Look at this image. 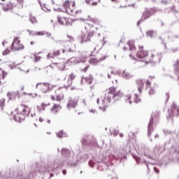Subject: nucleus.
I'll list each match as a JSON object with an SVG mask.
<instances>
[{
  "mask_svg": "<svg viewBox=\"0 0 179 179\" xmlns=\"http://www.w3.org/2000/svg\"><path fill=\"white\" fill-rule=\"evenodd\" d=\"M123 92L121 90L117 91V88L115 87H110L107 88L104 99H103L102 102H101L99 104V108L103 111L106 110L113 99L121 98L123 96Z\"/></svg>",
  "mask_w": 179,
  "mask_h": 179,
  "instance_id": "1",
  "label": "nucleus"
},
{
  "mask_svg": "<svg viewBox=\"0 0 179 179\" xmlns=\"http://www.w3.org/2000/svg\"><path fill=\"white\" fill-rule=\"evenodd\" d=\"M29 110V106L20 104L14 112H13V120L17 122H22L26 117V115L28 114Z\"/></svg>",
  "mask_w": 179,
  "mask_h": 179,
  "instance_id": "2",
  "label": "nucleus"
},
{
  "mask_svg": "<svg viewBox=\"0 0 179 179\" xmlns=\"http://www.w3.org/2000/svg\"><path fill=\"white\" fill-rule=\"evenodd\" d=\"M87 57H71L64 64V68L72 66L74 64H86Z\"/></svg>",
  "mask_w": 179,
  "mask_h": 179,
  "instance_id": "3",
  "label": "nucleus"
},
{
  "mask_svg": "<svg viewBox=\"0 0 179 179\" xmlns=\"http://www.w3.org/2000/svg\"><path fill=\"white\" fill-rule=\"evenodd\" d=\"M55 87H56V85H52L48 83H38L37 85H36V89L43 93L49 92Z\"/></svg>",
  "mask_w": 179,
  "mask_h": 179,
  "instance_id": "4",
  "label": "nucleus"
},
{
  "mask_svg": "<svg viewBox=\"0 0 179 179\" xmlns=\"http://www.w3.org/2000/svg\"><path fill=\"white\" fill-rule=\"evenodd\" d=\"M55 94H56V96L55 95L50 96V99H52V101L60 102L64 99V92L60 88L57 89L56 91H55Z\"/></svg>",
  "mask_w": 179,
  "mask_h": 179,
  "instance_id": "5",
  "label": "nucleus"
},
{
  "mask_svg": "<svg viewBox=\"0 0 179 179\" xmlns=\"http://www.w3.org/2000/svg\"><path fill=\"white\" fill-rule=\"evenodd\" d=\"M12 51H20V50H24V45L20 44V41L19 38H15L11 44Z\"/></svg>",
  "mask_w": 179,
  "mask_h": 179,
  "instance_id": "6",
  "label": "nucleus"
},
{
  "mask_svg": "<svg viewBox=\"0 0 179 179\" xmlns=\"http://www.w3.org/2000/svg\"><path fill=\"white\" fill-rule=\"evenodd\" d=\"M156 8H152L145 10L141 16V22H145L146 19H149L150 16L155 15V13H156Z\"/></svg>",
  "mask_w": 179,
  "mask_h": 179,
  "instance_id": "7",
  "label": "nucleus"
},
{
  "mask_svg": "<svg viewBox=\"0 0 179 179\" xmlns=\"http://www.w3.org/2000/svg\"><path fill=\"white\" fill-rule=\"evenodd\" d=\"M94 36V31H91L87 32V34L83 33L80 38V43L81 44H83V43H89L90 42V38Z\"/></svg>",
  "mask_w": 179,
  "mask_h": 179,
  "instance_id": "8",
  "label": "nucleus"
},
{
  "mask_svg": "<svg viewBox=\"0 0 179 179\" xmlns=\"http://www.w3.org/2000/svg\"><path fill=\"white\" fill-rule=\"evenodd\" d=\"M168 113H169V117L172 116H179V107L176 104L172 105L170 109L168 110Z\"/></svg>",
  "mask_w": 179,
  "mask_h": 179,
  "instance_id": "9",
  "label": "nucleus"
},
{
  "mask_svg": "<svg viewBox=\"0 0 179 179\" xmlns=\"http://www.w3.org/2000/svg\"><path fill=\"white\" fill-rule=\"evenodd\" d=\"M139 51L136 53L137 58L139 59H142L143 58H146L149 55L148 51L143 50V46H138Z\"/></svg>",
  "mask_w": 179,
  "mask_h": 179,
  "instance_id": "10",
  "label": "nucleus"
},
{
  "mask_svg": "<svg viewBox=\"0 0 179 179\" xmlns=\"http://www.w3.org/2000/svg\"><path fill=\"white\" fill-rule=\"evenodd\" d=\"M78 99L77 98H69V103H67V108L71 109L77 106L78 105Z\"/></svg>",
  "mask_w": 179,
  "mask_h": 179,
  "instance_id": "11",
  "label": "nucleus"
},
{
  "mask_svg": "<svg viewBox=\"0 0 179 179\" xmlns=\"http://www.w3.org/2000/svg\"><path fill=\"white\" fill-rule=\"evenodd\" d=\"M62 106L59 103H54L52 106V108H49L50 113H52V114H56L58 113L59 112V110H61Z\"/></svg>",
  "mask_w": 179,
  "mask_h": 179,
  "instance_id": "12",
  "label": "nucleus"
},
{
  "mask_svg": "<svg viewBox=\"0 0 179 179\" xmlns=\"http://www.w3.org/2000/svg\"><path fill=\"white\" fill-rule=\"evenodd\" d=\"M51 103H42L41 105L40 106H38V108H39V110H46L48 109L51 108Z\"/></svg>",
  "mask_w": 179,
  "mask_h": 179,
  "instance_id": "13",
  "label": "nucleus"
},
{
  "mask_svg": "<svg viewBox=\"0 0 179 179\" xmlns=\"http://www.w3.org/2000/svg\"><path fill=\"white\" fill-rule=\"evenodd\" d=\"M107 58V56L104 55L103 56L101 59H99V60H97L96 58H92L90 59V64H97V62H101V61H105L106 59Z\"/></svg>",
  "mask_w": 179,
  "mask_h": 179,
  "instance_id": "14",
  "label": "nucleus"
},
{
  "mask_svg": "<svg viewBox=\"0 0 179 179\" xmlns=\"http://www.w3.org/2000/svg\"><path fill=\"white\" fill-rule=\"evenodd\" d=\"M7 76H8V73L6 71H3V69H0V85H2L3 84V82L1 80H5Z\"/></svg>",
  "mask_w": 179,
  "mask_h": 179,
  "instance_id": "15",
  "label": "nucleus"
},
{
  "mask_svg": "<svg viewBox=\"0 0 179 179\" xmlns=\"http://www.w3.org/2000/svg\"><path fill=\"white\" fill-rule=\"evenodd\" d=\"M13 9V3H12L10 1L7 3L6 4H3V10L4 12H8V10Z\"/></svg>",
  "mask_w": 179,
  "mask_h": 179,
  "instance_id": "16",
  "label": "nucleus"
},
{
  "mask_svg": "<svg viewBox=\"0 0 179 179\" xmlns=\"http://www.w3.org/2000/svg\"><path fill=\"white\" fill-rule=\"evenodd\" d=\"M60 52L59 50H52V52L48 54V58H54L55 57H58L59 55Z\"/></svg>",
  "mask_w": 179,
  "mask_h": 179,
  "instance_id": "17",
  "label": "nucleus"
},
{
  "mask_svg": "<svg viewBox=\"0 0 179 179\" xmlns=\"http://www.w3.org/2000/svg\"><path fill=\"white\" fill-rule=\"evenodd\" d=\"M127 45H129V51H136V47L135 46V41H129L127 42Z\"/></svg>",
  "mask_w": 179,
  "mask_h": 179,
  "instance_id": "18",
  "label": "nucleus"
},
{
  "mask_svg": "<svg viewBox=\"0 0 179 179\" xmlns=\"http://www.w3.org/2000/svg\"><path fill=\"white\" fill-rule=\"evenodd\" d=\"M157 31L155 30H148L146 31L147 37H150V38H153V37L156 36Z\"/></svg>",
  "mask_w": 179,
  "mask_h": 179,
  "instance_id": "19",
  "label": "nucleus"
},
{
  "mask_svg": "<svg viewBox=\"0 0 179 179\" xmlns=\"http://www.w3.org/2000/svg\"><path fill=\"white\" fill-rule=\"evenodd\" d=\"M66 13H69V15H71V16H75V15H76L79 11L76 10L75 12V9L73 8H71V7H69L67 10H65Z\"/></svg>",
  "mask_w": 179,
  "mask_h": 179,
  "instance_id": "20",
  "label": "nucleus"
},
{
  "mask_svg": "<svg viewBox=\"0 0 179 179\" xmlns=\"http://www.w3.org/2000/svg\"><path fill=\"white\" fill-rule=\"evenodd\" d=\"M133 98L134 96H132L131 94H127L125 96L124 101L126 103L131 104Z\"/></svg>",
  "mask_w": 179,
  "mask_h": 179,
  "instance_id": "21",
  "label": "nucleus"
},
{
  "mask_svg": "<svg viewBox=\"0 0 179 179\" xmlns=\"http://www.w3.org/2000/svg\"><path fill=\"white\" fill-rule=\"evenodd\" d=\"M137 86L138 92L142 93V90L144 88V83L142 80H137Z\"/></svg>",
  "mask_w": 179,
  "mask_h": 179,
  "instance_id": "22",
  "label": "nucleus"
},
{
  "mask_svg": "<svg viewBox=\"0 0 179 179\" xmlns=\"http://www.w3.org/2000/svg\"><path fill=\"white\" fill-rule=\"evenodd\" d=\"M73 84V80L66 79L64 82V87L69 88V87H71Z\"/></svg>",
  "mask_w": 179,
  "mask_h": 179,
  "instance_id": "23",
  "label": "nucleus"
},
{
  "mask_svg": "<svg viewBox=\"0 0 179 179\" xmlns=\"http://www.w3.org/2000/svg\"><path fill=\"white\" fill-rule=\"evenodd\" d=\"M38 3L40 4V6L42 9V10H44L45 12H51V10L48 9V8H47V5L44 4V6H43V4H41V0H38Z\"/></svg>",
  "mask_w": 179,
  "mask_h": 179,
  "instance_id": "24",
  "label": "nucleus"
},
{
  "mask_svg": "<svg viewBox=\"0 0 179 179\" xmlns=\"http://www.w3.org/2000/svg\"><path fill=\"white\" fill-rule=\"evenodd\" d=\"M62 6L64 8V11L67 10L68 8L71 6V3L69 0H66L64 3L62 4Z\"/></svg>",
  "mask_w": 179,
  "mask_h": 179,
  "instance_id": "25",
  "label": "nucleus"
},
{
  "mask_svg": "<svg viewBox=\"0 0 179 179\" xmlns=\"http://www.w3.org/2000/svg\"><path fill=\"white\" fill-rule=\"evenodd\" d=\"M132 102H135L136 103H138L141 102V99L140 98L138 97V95L135 94L134 95V97L132 99Z\"/></svg>",
  "mask_w": 179,
  "mask_h": 179,
  "instance_id": "26",
  "label": "nucleus"
},
{
  "mask_svg": "<svg viewBox=\"0 0 179 179\" xmlns=\"http://www.w3.org/2000/svg\"><path fill=\"white\" fill-rule=\"evenodd\" d=\"M65 136H66V134L64 131H58V133H57V137L58 138H64Z\"/></svg>",
  "mask_w": 179,
  "mask_h": 179,
  "instance_id": "27",
  "label": "nucleus"
},
{
  "mask_svg": "<svg viewBox=\"0 0 179 179\" xmlns=\"http://www.w3.org/2000/svg\"><path fill=\"white\" fill-rule=\"evenodd\" d=\"M39 54H41V52H38V54L34 55V62H39V61L41 59V57L38 56Z\"/></svg>",
  "mask_w": 179,
  "mask_h": 179,
  "instance_id": "28",
  "label": "nucleus"
},
{
  "mask_svg": "<svg viewBox=\"0 0 179 179\" xmlns=\"http://www.w3.org/2000/svg\"><path fill=\"white\" fill-rule=\"evenodd\" d=\"M19 64H16L15 62H7V66H9V68H15Z\"/></svg>",
  "mask_w": 179,
  "mask_h": 179,
  "instance_id": "29",
  "label": "nucleus"
},
{
  "mask_svg": "<svg viewBox=\"0 0 179 179\" xmlns=\"http://www.w3.org/2000/svg\"><path fill=\"white\" fill-rule=\"evenodd\" d=\"M93 80H94V79L91 76H89L85 78L86 83H87V84H90V85L92 83Z\"/></svg>",
  "mask_w": 179,
  "mask_h": 179,
  "instance_id": "30",
  "label": "nucleus"
},
{
  "mask_svg": "<svg viewBox=\"0 0 179 179\" xmlns=\"http://www.w3.org/2000/svg\"><path fill=\"white\" fill-rule=\"evenodd\" d=\"M57 22L62 24V26H64V20H62L61 16H57Z\"/></svg>",
  "mask_w": 179,
  "mask_h": 179,
  "instance_id": "31",
  "label": "nucleus"
},
{
  "mask_svg": "<svg viewBox=\"0 0 179 179\" xmlns=\"http://www.w3.org/2000/svg\"><path fill=\"white\" fill-rule=\"evenodd\" d=\"M75 78H76V74L73 73H71V74H69V78L67 79H69L70 80H75Z\"/></svg>",
  "mask_w": 179,
  "mask_h": 179,
  "instance_id": "32",
  "label": "nucleus"
},
{
  "mask_svg": "<svg viewBox=\"0 0 179 179\" xmlns=\"http://www.w3.org/2000/svg\"><path fill=\"white\" fill-rule=\"evenodd\" d=\"M171 2V0H162L161 3L162 5H168V3H170Z\"/></svg>",
  "mask_w": 179,
  "mask_h": 179,
  "instance_id": "33",
  "label": "nucleus"
},
{
  "mask_svg": "<svg viewBox=\"0 0 179 179\" xmlns=\"http://www.w3.org/2000/svg\"><path fill=\"white\" fill-rule=\"evenodd\" d=\"M29 20L31 22V23H37V19H36L34 17L31 16L29 18Z\"/></svg>",
  "mask_w": 179,
  "mask_h": 179,
  "instance_id": "34",
  "label": "nucleus"
},
{
  "mask_svg": "<svg viewBox=\"0 0 179 179\" xmlns=\"http://www.w3.org/2000/svg\"><path fill=\"white\" fill-rule=\"evenodd\" d=\"M62 52L63 54H65V52H73V50L71 48L63 49Z\"/></svg>",
  "mask_w": 179,
  "mask_h": 179,
  "instance_id": "35",
  "label": "nucleus"
},
{
  "mask_svg": "<svg viewBox=\"0 0 179 179\" xmlns=\"http://www.w3.org/2000/svg\"><path fill=\"white\" fill-rule=\"evenodd\" d=\"M66 155H69V151L66 149H63L62 155L66 157Z\"/></svg>",
  "mask_w": 179,
  "mask_h": 179,
  "instance_id": "36",
  "label": "nucleus"
},
{
  "mask_svg": "<svg viewBox=\"0 0 179 179\" xmlns=\"http://www.w3.org/2000/svg\"><path fill=\"white\" fill-rule=\"evenodd\" d=\"M10 52V50L8 48H7L4 51H3L2 55H8V54H9Z\"/></svg>",
  "mask_w": 179,
  "mask_h": 179,
  "instance_id": "37",
  "label": "nucleus"
},
{
  "mask_svg": "<svg viewBox=\"0 0 179 179\" xmlns=\"http://www.w3.org/2000/svg\"><path fill=\"white\" fill-rule=\"evenodd\" d=\"M0 106H1V108L5 106V99H0Z\"/></svg>",
  "mask_w": 179,
  "mask_h": 179,
  "instance_id": "38",
  "label": "nucleus"
},
{
  "mask_svg": "<svg viewBox=\"0 0 179 179\" xmlns=\"http://www.w3.org/2000/svg\"><path fill=\"white\" fill-rule=\"evenodd\" d=\"M55 43H56V44L62 45V44H64V43H65V41H62V40H55Z\"/></svg>",
  "mask_w": 179,
  "mask_h": 179,
  "instance_id": "39",
  "label": "nucleus"
},
{
  "mask_svg": "<svg viewBox=\"0 0 179 179\" xmlns=\"http://www.w3.org/2000/svg\"><path fill=\"white\" fill-rule=\"evenodd\" d=\"M171 12H173L174 13H178V10H176V6H173L171 8Z\"/></svg>",
  "mask_w": 179,
  "mask_h": 179,
  "instance_id": "40",
  "label": "nucleus"
},
{
  "mask_svg": "<svg viewBox=\"0 0 179 179\" xmlns=\"http://www.w3.org/2000/svg\"><path fill=\"white\" fill-rule=\"evenodd\" d=\"M159 39L161 41L162 44H163L164 48H167V45H166V43H164V41L163 40V38H162L160 36L159 37Z\"/></svg>",
  "mask_w": 179,
  "mask_h": 179,
  "instance_id": "41",
  "label": "nucleus"
},
{
  "mask_svg": "<svg viewBox=\"0 0 179 179\" xmlns=\"http://www.w3.org/2000/svg\"><path fill=\"white\" fill-rule=\"evenodd\" d=\"M54 10H55L56 12H64V13H65V10H62V8H54Z\"/></svg>",
  "mask_w": 179,
  "mask_h": 179,
  "instance_id": "42",
  "label": "nucleus"
},
{
  "mask_svg": "<svg viewBox=\"0 0 179 179\" xmlns=\"http://www.w3.org/2000/svg\"><path fill=\"white\" fill-rule=\"evenodd\" d=\"M172 38H173V40H177V39H178V38H179V34H173V35L172 36Z\"/></svg>",
  "mask_w": 179,
  "mask_h": 179,
  "instance_id": "43",
  "label": "nucleus"
},
{
  "mask_svg": "<svg viewBox=\"0 0 179 179\" xmlns=\"http://www.w3.org/2000/svg\"><path fill=\"white\" fill-rule=\"evenodd\" d=\"M174 68H178L179 66V59H178L176 63L173 64Z\"/></svg>",
  "mask_w": 179,
  "mask_h": 179,
  "instance_id": "44",
  "label": "nucleus"
},
{
  "mask_svg": "<svg viewBox=\"0 0 179 179\" xmlns=\"http://www.w3.org/2000/svg\"><path fill=\"white\" fill-rule=\"evenodd\" d=\"M44 34H45V33H44V31L36 32V36H44Z\"/></svg>",
  "mask_w": 179,
  "mask_h": 179,
  "instance_id": "45",
  "label": "nucleus"
},
{
  "mask_svg": "<svg viewBox=\"0 0 179 179\" xmlns=\"http://www.w3.org/2000/svg\"><path fill=\"white\" fill-rule=\"evenodd\" d=\"M89 19L91 20V22H93L94 23L97 22V19L96 18H90V16H88Z\"/></svg>",
  "mask_w": 179,
  "mask_h": 179,
  "instance_id": "46",
  "label": "nucleus"
},
{
  "mask_svg": "<svg viewBox=\"0 0 179 179\" xmlns=\"http://www.w3.org/2000/svg\"><path fill=\"white\" fill-rule=\"evenodd\" d=\"M129 57L131 59H133V61H136V57H135V56H134L132 54L129 55Z\"/></svg>",
  "mask_w": 179,
  "mask_h": 179,
  "instance_id": "47",
  "label": "nucleus"
},
{
  "mask_svg": "<svg viewBox=\"0 0 179 179\" xmlns=\"http://www.w3.org/2000/svg\"><path fill=\"white\" fill-rule=\"evenodd\" d=\"M178 50H179V48H173L171 49V51H172L173 52H177Z\"/></svg>",
  "mask_w": 179,
  "mask_h": 179,
  "instance_id": "48",
  "label": "nucleus"
},
{
  "mask_svg": "<svg viewBox=\"0 0 179 179\" xmlns=\"http://www.w3.org/2000/svg\"><path fill=\"white\" fill-rule=\"evenodd\" d=\"M151 83L150 81H149L148 80H147V82H145V85H147L148 87H150Z\"/></svg>",
  "mask_w": 179,
  "mask_h": 179,
  "instance_id": "49",
  "label": "nucleus"
},
{
  "mask_svg": "<svg viewBox=\"0 0 179 179\" xmlns=\"http://www.w3.org/2000/svg\"><path fill=\"white\" fill-rule=\"evenodd\" d=\"M153 94H155V90L153 89L150 90L149 94L152 95Z\"/></svg>",
  "mask_w": 179,
  "mask_h": 179,
  "instance_id": "50",
  "label": "nucleus"
},
{
  "mask_svg": "<svg viewBox=\"0 0 179 179\" xmlns=\"http://www.w3.org/2000/svg\"><path fill=\"white\" fill-rule=\"evenodd\" d=\"M67 38H69L70 41H73V37H72V36H69V35H67Z\"/></svg>",
  "mask_w": 179,
  "mask_h": 179,
  "instance_id": "51",
  "label": "nucleus"
},
{
  "mask_svg": "<svg viewBox=\"0 0 179 179\" xmlns=\"http://www.w3.org/2000/svg\"><path fill=\"white\" fill-rule=\"evenodd\" d=\"M17 2H19L20 5H21L22 7H23V0H17Z\"/></svg>",
  "mask_w": 179,
  "mask_h": 179,
  "instance_id": "52",
  "label": "nucleus"
},
{
  "mask_svg": "<svg viewBox=\"0 0 179 179\" xmlns=\"http://www.w3.org/2000/svg\"><path fill=\"white\" fill-rule=\"evenodd\" d=\"M144 62H145V64H148L152 62V60H151V59H149V61H148V60H144Z\"/></svg>",
  "mask_w": 179,
  "mask_h": 179,
  "instance_id": "53",
  "label": "nucleus"
},
{
  "mask_svg": "<svg viewBox=\"0 0 179 179\" xmlns=\"http://www.w3.org/2000/svg\"><path fill=\"white\" fill-rule=\"evenodd\" d=\"M38 120H39V122H43L44 119L43 117H39Z\"/></svg>",
  "mask_w": 179,
  "mask_h": 179,
  "instance_id": "54",
  "label": "nucleus"
},
{
  "mask_svg": "<svg viewBox=\"0 0 179 179\" xmlns=\"http://www.w3.org/2000/svg\"><path fill=\"white\" fill-rule=\"evenodd\" d=\"M46 36H47V37H51V33L46 32Z\"/></svg>",
  "mask_w": 179,
  "mask_h": 179,
  "instance_id": "55",
  "label": "nucleus"
},
{
  "mask_svg": "<svg viewBox=\"0 0 179 179\" xmlns=\"http://www.w3.org/2000/svg\"><path fill=\"white\" fill-rule=\"evenodd\" d=\"M141 22H143V21H142L141 19L140 20H138V22H137V26H139V24H141Z\"/></svg>",
  "mask_w": 179,
  "mask_h": 179,
  "instance_id": "56",
  "label": "nucleus"
},
{
  "mask_svg": "<svg viewBox=\"0 0 179 179\" xmlns=\"http://www.w3.org/2000/svg\"><path fill=\"white\" fill-rule=\"evenodd\" d=\"M92 5L93 6H96V5H97V2L94 1L93 3H92Z\"/></svg>",
  "mask_w": 179,
  "mask_h": 179,
  "instance_id": "57",
  "label": "nucleus"
},
{
  "mask_svg": "<svg viewBox=\"0 0 179 179\" xmlns=\"http://www.w3.org/2000/svg\"><path fill=\"white\" fill-rule=\"evenodd\" d=\"M62 173H63V175L65 176L66 174V170H63Z\"/></svg>",
  "mask_w": 179,
  "mask_h": 179,
  "instance_id": "58",
  "label": "nucleus"
},
{
  "mask_svg": "<svg viewBox=\"0 0 179 179\" xmlns=\"http://www.w3.org/2000/svg\"><path fill=\"white\" fill-rule=\"evenodd\" d=\"M24 86H21L20 87V91H24Z\"/></svg>",
  "mask_w": 179,
  "mask_h": 179,
  "instance_id": "59",
  "label": "nucleus"
},
{
  "mask_svg": "<svg viewBox=\"0 0 179 179\" xmlns=\"http://www.w3.org/2000/svg\"><path fill=\"white\" fill-rule=\"evenodd\" d=\"M20 71H24L25 73H28L29 72V70L27 69V70H22V69H20Z\"/></svg>",
  "mask_w": 179,
  "mask_h": 179,
  "instance_id": "60",
  "label": "nucleus"
},
{
  "mask_svg": "<svg viewBox=\"0 0 179 179\" xmlns=\"http://www.w3.org/2000/svg\"><path fill=\"white\" fill-rule=\"evenodd\" d=\"M121 43H124V41H122V39H121L119 42L118 46H120V44H121Z\"/></svg>",
  "mask_w": 179,
  "mask_h": 179,
  "instance_id": "61",
  "label": "nucleus"
},
{
  "mask_svg": "<svg viewBox=\"0 0 179 179\" xmlns=\"http://www.w3.org/2000/svg\"><path fill=\"white\" fill-rule=\"evenodd\" d=\"M91 0H85L86 3H90Z\"/></svg>",
  "mask_w": 179,
  "mask_h": 179,
  "instance_id": "62",
  "label": "nucleus"
},
{
  "mask_svg": "<svg viewBox=\"0 0 179 179\" xmlns=\"http://www.w3.org/2000/svg\"><path fill=\"white\" fill-rule=\"evenodd\" d=\"M72 8H75V1H73V3L71 5Z\"/></svg>",
  "mask_w": 179,
  "mask_h": 179,
  "instance_id": "63",
  "label": "nucleus"
},
{
  "mask_svg": "<svg viewBox=\"0 0 179 179\" xmlns=\"http://www.w3.org/2000/svg\"><path fill=\"white\" fill-rule=\"evenodd\" d=\"M123 50H124V51H127V50H128V48H127V47L124 46V47L123 48Z\"/></svg>",
  "mask_w": 179,
  "mask_h": 179,
  "instance_id": "64",
  "label": "nucleus"
}]
</instances>
